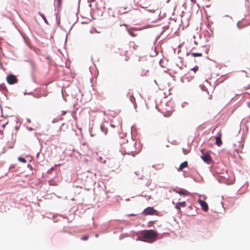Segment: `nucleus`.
Here are the masks:
<instances>
[{
  "label": "nucleus",
  "mask_w": 250,
  "mask_h": 250,
  "mask_svg": "<svg viewBox=\"0 0 250 250\" xmlns=\"http://www.w3.org/2000/svg\"><path fill=\"white\" fill-rule=\"evenodd\" d=\"M110 126L112 127H116L120 126V127L121 128H122V122L121 121V120L120 119H118V123H114V122L112 121V123H111Z\"/></svg>",
  "instance_id": "7"
},
{
  "label": "nucleus",
  "mask_w": 250,
  "mask_h": 250,
  "mask_svg": "<svg viewBox=\"0 0 250 250\" xmlns=\"http://www.w3.org/2000/svg\"><path fill=\"white\" fill-rule=\"evenodd\" d=\"M32 92H30V93H26V92H25L24 93V95H26V94H32Z\"/></svg>",
  "instance_id": "29"
},
{
  "label": "nucleus",
  "mask_w": 250,
  "mask_h": 250,
  "mask_svg": "<svg viewBox=\"0 0 250 250\" xmlns=\"http://www.w3.org/2000/svg\"><path fill=\"white\" fill-rule=\"evenodd\" d=\"M27 122H31V121H30V119H27Z\"/></svg>",
  "instance_id": "38"
},
{
  "label": "nucleus",
  "mask_w": 250,
  "mask_h": 250,
  "mask_svg": "<svg viewBox=\"0 0 250 250\" xmlns=\"http://www.w3.org/2000/svg\"><path fill=\"white\" fill-rule=\"evenodd\" d=\"M52 169H53V167H51V168L50 169V170H52Z\"/></svg>",
  "instance_id": "40"
},
{
  "label": "nucleus",
  "mask_w": 250,
  "mask_h": 250,
  "mask_svg": "<svg viewBox=\"0 0 250 250\" xmlns=\"http://www.w3.org/2000/svg\"><path fill=\"white\" fill-rule=\"evenodd\" d=\"M198 70V66H195V67L192 68L191 70L193 71L194 72H196Z\"/></svg>",
  "instance_id": "18"
},
{
  "label": "nucleus",
  "mask_w": 250,
  "mask_h": 250,
  "mask_svg": "<svg viewBox=\"0 0 250 250\" xmlns=\"http://www.w3.org/2000/svg\"><path fill=\"white\" fill-rule=\"evenodd\" d=\"M112 47V45L107 46V48H109V47L111 48Z\"/></svg>",
  "instance_id": "36"
},
{
  "label": "nucleus",
  "mask_w": 250,
  "mask_h": 250,
  "mask_svg": "<svg viewBox=\"0 0 250 250\" xmlns=\"http://www.w3.org/2000/svg\"><path fill=\"white\" fill-rule=\"evenodd\" d=\"M157 211L153 207H147L146 208L143 212L146 215L154 214Z\"/></svg>",
  "instance_id": "4"
},
{
  "label": "nucleus",
  "mask_w": 250,
  "mask_h": 250,
  "mask_svg": "<svg viewBox=\"0 0 250 250\" xmlns=\"http://www.w3.org/2000/svg\"><path fill=\"white\" fill-rule=\"evenodd\" d=\"M35 97H36V98H40V96H38V97H36V96H34Z\"/></svg>",
  "instance_id": "41"
},
{
  "label": "nucleus",
  "mask_w": 250,
  "mask_h": 250,
  "mask_svg": "<svg viewBox=\"0 0 250 250\" xmlns=\"http://www.w3.org/2000/svg\"><path fill=\"white\" fill-rule=\"evenodd\" d=\"M198 202L199 204L200 205L201 207H202V209L205 211H207L208 209V204L204 201L199 199L198 200Z\"/></svg>",
  "instance_id": "5"
},
{
  "label": "nucleus",
  "mask_w": 250,
  "mask_h": 250,
  "mask_svg": "<svg viewBox=\"0 0 250 250\" xmlns=\"http://www.w3.org/2000/svg\"><path fill=\"white\" fill-rule=\"evenodd\" d=\"M95 0H88V2H93V1H94Z\"/></svg>",
  "instance_id": "32"
},
{
  "label": "nucleus",
  "mask_w": 250,
  "mask_h": 250,
  "mask_svg": "<svg viewBox=\"0 0 250 250\" xmlns=\"http://www.w3.org/2000/svg\"><path fill=\"white\" fill-rule=\"evenodd\" d=\"M191 55L195 57H200L202 56V54L200 53H192Z\"/></svg>",
  "instance_id": "14"
},
{
  "label": "nucleus",
  "mask_w": 250,
  "mask_h": 250,
  "mask_svg": "<svg viewBox=\"0 0 250 250\" xmlns=\"http://www.w3.org/2000/svg\"><path fill=\"white\" fill-rule=\"evenodd\" d=\"M178 204H179V205H181V206H182L183 207H184L186 206V202L185 201H183V202H178Z\"/></svg>",
  "instance_id": "17"
},
{
  "label": "nucleus",
  "mask_w": 250,
  "mask_h": 250,
  "mask_svg": "<svg viewBox=\"0 0 250 250\" xmlns=\"http://www.w3.org/2000/svg\"><path fill=\"white\" fill-rule=\"evenodd\" d=\"M57 24L58 25H60V20H59L58 21H57Z\"/></svg>",
  "instance_id": "31"
},
{
  "label": "nucleus",
  "mask_w": 250,
  "mask_h": 250,
  "mask_svg": "<svg viewBox=\"0 0 250 250\" xmlns=\"http://www.w3.org/2000/svg\"><path fill=\"white\" fill-rule=\"evenodd\" d=\"M201 88L202 89V90L204 91L205 90V89H206V87L204 85H200Z\"/></svg>",
  "instance_id": "24"
},
{
  "label": "nucleus",
  "mask_w": 250,
  "mask_h": 250,
  "mask_svg": "<svg viewBox=\"0 0 250 250\" xmlns=\"http://www.w3.org/2000/svg\"><path fill=\"white\" fill-rule=\"evenodd\" d=\"M215 139L216 145L218 146H221L222 144V142L221 140V133L220 132H218L217 136L215 137Z\"/></svg>",
  "instance_id": "6"
},
{
  "label": "nucleus",
  "mask_w": 250,
  "mask_h": 250,
  "mask_svg": "<svg viewBox=\"0 0 250 250\" xmlns=\"http://www.w3.org/2000/svg\"><path fill=\"white\" fill-rule=\"evenodd\" d=\"M188 167V162L187 161H185L183 163H181L179 166V170H182L185 167Z\"/></svg>",
  "instance_id": "9"
},
{
  "label": "nucleus",
  "mask_w": 250,
  "mask_h": 250,
  "mask_svg": "<svg viewBox=\"0 0 250 250\" xmlns=\"http://www.w3.org/2000/svg\"><path fill=\"white\" fill-rule=\"evenodd\" d=\"M27 128L28 130H29L30 131L34 130V129L33 128L30 127H27Z\"/></svg>",
  "instance_id": "26"
},
{
  "label": "nucleus",
  "mask_w": 250,
  "mask_h": 250,
  "mask_svg": "<svg viewBox=\"0 0 250 250\" xmlns=\"http://www.w3.org/2000/svg\"><path fill=\"white\" fill-rule=\"evenodd\" d=\"M183 152L184 154H187L189 152L188 150L185 149L184 148H183Z\"/></svg>",
  "instance_id": "23"
},
{
  "label": "nucleus",
  "mask_w": 250,
  "mask_h": 250,
  "mask_svg": "<svg viewBox=\"0 0 250 250\" xmlns=\"http://www.w3.org/2000/svg\"><path fill=\"white\" fill-rule=\"evenodd\" d=\"M39 155H40V152H38L36 154V157L37 158H39Z\"/></svg>",
  "instance_id": "30"
},
{
  "label": "nucleus",
  "mask_w": 250,
  "mask_h": 250,
  "mask_svg": "<svg viewBox=\"0 0 250 250\" xmlns=\"http://www.w3.org/2000/svg\"><path fill=\"white\" fill-rule=\"evenodd\" d=\"M61 1H62V0H57V5L58 7H60L61 5Z\"/></svg>",
  "instance_id": "19"
},
{
  "label": "nucleus",
  "mask_w": 250,
  "mask_h": 250,
  "mask_svg": "<svg viewBox=\"0 0 250 250\" xmlns=\"http://www.w3.org/2000/svg\"><path fill=\"white\" fill-rule=\"evenodd\" d=\"M154 55L153 56L157 55V53L156 52V51L155 50L154 51Z\"/></svg>",
  "instance_id": "34"
},
{
  "label": "nucleus",
  "mask_w": 250,
  "mask_h": 250,
  "mask_svg": "<svg viewBox=\"0 0 250 250\" xmlns=\"http://www.w3.org/2000/svg\"><path fill=\"white\" fill-rule=\"evenodd\" d=\"M89 6L91 7V4H90H90H89Z\"/></svg>",
  "instance_id": "43"
},
{
  "label": "nucleus",
  "mask_w": 250,
  "mask_h": 250,
  "mask_svg": "<svg viewBox=\"0 0 250 250\" xmlns=\"http://www.w3.org/2000/svg\"><path fill=\"white\" fill-rule=\"evenodd\" d=\"M175 208H176V209H177L178 210H180V205H179V204H178V203H176V204H175Z\"/></svg>",
  "instance_id": "21"
},
{
  "label": "nucleus",
  "mask_w": 250,
  "mask_h": 250,
  "mask_svg": "<svg viewBox=\"0 0 250 250\" xmlns=\"http://www.w3.org/2000/svg\"><path fill=\"white\" fill-rule=\"evenodd\" d=\"M65 113H66V111H63V114H63V115H64V114H65Z\"/></svg>",
  "instance_id": "39"
},
{
  "label": "nucleus",
  "mask_w": 250,
  "mask_h": 250,
  "mask_svg": "<svg viewBox=\"0 0 250 250\" xmlns=\"http://www.w3.org/2000/svg\"><path fill=\"white\" fill-rule=\"evenodd\" d=\"M7 82L10 84H13L17 82V79L16 76L13 74H9L6 77Z\"/></svg>",
  "instance_id": "3"
},
{
  "label": "nucleus",
  "mask_w": 250,
  "mask_h": 250,
  "mask_svg": "<svg viewBox=\"0 0 250 250\" xmlns=\"http://www.w3.org/2000/svg\"><path fill=\"white\" fill-rule=\"evenodd\" d=\"M6 86L3 84H0V90L1 91H4L6 90Z\"/></svg>",
  "instance_id": "15"
},
{
  "label": "nucleus",
  "mask_w": 250,
  "mask_h": 250,
  "mask_svg": "<svg viewBox=\"0 0 250 250\" xmlns=\"http://www.w3.org/2000/svg\"><path fill=\"white\" fill-rule=\"evenodd\" d=\"M106 161H107V160H104V161H103V163H104V164L106 163Z\"/></svg>",
  "instance_id": "35"
},
{
  "label": "nucleus",
  "mask_w": 250,
  "mask_h": 250,
  "mask_svg": "<svg viewBox=\"0 0 250 250\" xmlns=\"http://www.w3.org/2000/svg\"><path fill=\"white\" fill-rule=\"evenodd\" d=\"M174 191L176 193L182 195H187L188 193V192L187 190L184 189H182L180 190H174Z\"/></svg>",
  "instance_id": "8"
},
{
  "label": "nucleus",
  "mask_w": 250,
  "mask_h": 250,
  "mask_svg": "<svg viewBox=\"0 0 250 250\" xmlns=\"http://www.w3.org/2000/svg\"><path fill=\"white\" fill-rule=\"evenodd\" d=\"M100 129L101 131L104 134V135L107 134V128L105 127L104 125H101L100 126Z\"/></svg>",
  "instance_id": "10"
},
{
  "label": "nucleus",
  "mask_w": 250,
  "mask_h": 250,
  "mask_svg": "<svg viewBox=\"0 0 250 250\" xmlns=\"http://www.w3.org/2000/svg\"><path fill=\"white\" fill-rule=\"evenodd\" d=\"M39 15L42 17V19L43 20L44 22L46 24H48V21H47L46 18H45V16L43 14H42V13H39Z\"/></svg>",
  "instance_id": "12"
},
{
  "label": "nucleus",
  "mask_w": 250,
  "mask_h": 250,
  "mask_svg": "<svg viewBox=\"0 0 250 250\" xmlns=\"http://www.w3.org/2000/svg\"><path fill=\"white\" fill-rule=\"evenodd\" d=\"M128 31V34L132 37H135V34L132 32H131V31H130L129 30H127Z\"/></svg>",
  "instance_id": "20"
},
{
  "label": "nucleus",
  "mask_w": 250,
  "mask_h": 250,
  "mask_svg": "<svg viewBox=\"0 0 250 250\" xmlns=\"http://www.w3.org/2000/svg\"><path fill=\"white\" fill-rule=\"evenodd\" d=\"M186 104V103H183V104H182V107H184L185 106H184V105H185V104Z\"/></svg>",
  "instance_id": "33"
},
{
  "label": "nucleus",
  "mask_w": 250,
  "mask_h": 250,
  "mask_svg": "<svg viewBox=\"0 0 250 250\" xmlns=\"http://www.w3.org/2000/svg\"><path fill=\"white\" fill-rule=\"evenodd\" d=\"M127 215L128 216H136V214L132 213V214H128Z\"/></svg>",
  "instance_id": "27"
},
{
  "label": "nucleus",
  "mask_w": 250,
  "mask_h": 250,
  "mask_svg": "<svg viewBox=\"0 0 250 250\" xmlns=\"http://www.w3.org/2000/svg\"><path fill=\"white\" fill-rule=\"evenodd\" d=\"M18 160L20 162L23 163H26L27 162V160L25 158L21 157H19L18 158Z\"/></svg>",
  "instance_id": "13"
},
{
  "label": "nucleus",
  "mask_w": 250,
  "mask_h": 250,
  "mask_svg": "<svg viewBox=\"0 0 250 250\" xmlns=\"http://www.w3.org/2000/svg\"><path fill=\"white\" fill-rule=\"evenodd\" d=\"M192 2H195V0H190Z\"/></svg>",
  "instance_id": "37"
},
{
  "label": "nucleus",
  "mask_w": 250,
  "mask_h": 250,
  "mask_svg": "<svg viewBox=\"0 0 250 250\" xmlns=\"http://www.w3.org/2000/svg\"><path fill=\"white\" fill-rule=\"evenodd\" d=\"M239 22L240 21H238L237 23V26L238 28L241 29L242 27L239 25Z\"/></svg>",
  "instance_id": "25"
},
{
  "label": "nucleus",
  "mask_w": 250,
  "mask_h": 250,
  "mask_svg": "<svg viewBox=\"0 0 250 250\" xmlns=\"http://www.w3.org/2000/svg\"><path fill=\"white\" fill-rule=\"evenodd\" d=\"M130 102L133 104L134 105V106L135 107V98L134 97V96L133 95H131L130 96Z\"/></svg>",
  "instance_id": "11"
},
{
  "label": "nucleus",
  "mask_w": 250,
  "mask_h": 250,
  "mask_svg": "<svg viewBox=\"0 0 250 250\" xmlns=\"http://www.w3.org/2000/svg\"><path fill=\"white\" fill-rule=\"evenodd\" d=\"M201 152L202 154V155L201 156V158L207 164H210L212 159L209 153L208 152L205 153L203 149H201Z\"/></svg>",
  "instance_id": "2"
},
{
  "label": "nucleus",
  "mask_w": 250,
  "mask_h": 250,
  "mask_svg": "<svg viewBox=\"0 0 250 250\" xmlns=\"http://www.w3.org/2000/svg\"><path fill=\"white\" fill-rule=\"evenodd\" d=\"M88 238V236H83L82 237L81 239L83 240H87Z\"/></svg>",
  "instance_id": "22"
},
{
  "label": "nucleus",
  "mask_w": 250,
  "mask_h": 250,
  "mask_svg": "<svg viewBox=\"0 0 250 250\" xmlns=\"http://www.w3.org/2000/svg\"><path fill=\"white\" fill-rule=\"evenodd\" d=\"M157 234L152 229L146 230L142 234L137 236L136 240H140L148 243H152L157 239Z\"/></svg>",
  "instance_id": "1"
},
{
  "label": "nucleus",
  "mask_w": 250,
  "mask_h": 250,
  "mask_svg": "<svg viewBox=\"0 0 250 250\" xmlns=\"http://www.w3.org/2000/svg\"><path fill=\"white\" fill-rule=\"evenodd\" d=\"M57 122V120H56V119H53V121H52V123H55Z\"/></svg>",
  "instance_id": "28"
},
{
  "label": "nucleus",
  "mask_w": 250,
  "mask_h": 250,
  "mask_svg": "<svg viewBox=\"0 0 250 250\" xmlns=\"http://www.w3.org/2000/svg\"><path fill=\"white\" fill-rule=\"evenodd\" d=\"M148 72V70H143L141 75L142 76H145L147 75V73Z\"/></svg>",
  "instance_id": "16"
},
{
  "label": "nucleus",
  "mask_w": 250,
  "mask_h": 250,
  "mask_svg": "<svg viewBox=\"0 0 250 250\" xmlns=\"http://www.w3.org/2000/svg\"><path fill=\"white\" fill-rule=\"evenodd\" d=\"M96 237H98V234H96Z\"/></svg>",
  "instance_id": "42"
}]
</instances>
